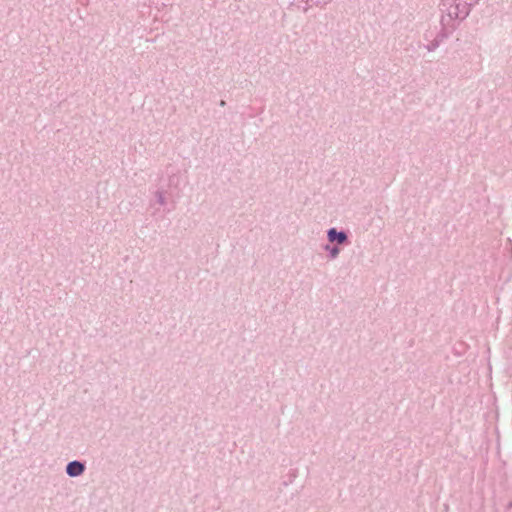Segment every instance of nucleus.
I'll return each instance as SVG.
<instances>
[{
    "instance_id": "f257e3e1",
    "label": "nucleus",
    "mask_w": 512,
    "mask_h": 512,
    "mask_svg": "<svg viewBox=\"0 0 512 512\" xmlns=\"http://www.w3.org/2000/svg\"><path fill=\"white\" fill-rule=\"evenodd\" d=\"M86 470V462L82 460H72L65 467L66 474L71 478L81 476Z\"/></svg>"
},
{
    "instance_id": "f03ea898",
    "label": "nucleus",
    "mask_w": 512,
    "mask_h": 512,
    "mask_svg": "<svg viewBox=\"0 0 512 512\" xmlns=\"http://www.w3.org/2000/svg\"><path fill=\"white\" fill-rule=\"evenodd\" d=\"M328 237L330 241L337 240L339 243H342L346 239V235L342 232L337 233L335 229H331L328 233Z\"/></svg>"
},
{
    "instance_id": "7ed1b4c3",
    "label": "nucleus",
    "mask_w": 512,
    "mask_h": 512,
    "mask_svg": "<svg viewBox=\"0 0 512 512\" xmlns=\"http://www.w3.org/2000/svg\"><path fill=\"white\" fill-rule=\"evenodd\" d=\"M155 198H156V202L159 205H161V206L166 205V197H165V192L164 191L157 190L156 193H155Z\"/></svg>"
}]
</instances>
